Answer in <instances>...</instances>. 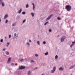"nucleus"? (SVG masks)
I'll use <instances>...</instances> for the list:
<instances>
[{"instance_id": "1", "label": "nucleus", "mask_w": 75, "mask_h": 75, "mask_svg": "<svg viewBox=\"0 0 75 75\" xmlns=\"http://www.w3.org/2000/svg\"><path fill=\"white\" fill-rule=\"evenodd\" d=\"M65 9H66L67 11H69L72 9V8L71 6L67 5L66 6Z\"/></svg>"}, {"instance_id": "2", "label": "nucleus", "mask_w": 75, "mask_h": 75, "mask_svg": "<svg viewBox=\"0 0 75 75\" xmlns=\"http://www.w3.org/2000/svg\"><path fill=\"white\" fill-rule=\"evenodd\" d=\"M54 15L53 14H52L50 15L46 19V21H48L50 20V19H51V18Z\"/></svg>"}, {"instance_id": "3", "label": "nucleus", "mask_w": 75, "mask_h": 75, "mask_svg": "<svg viewBox=\"0 0 75 75\" xmlns=\"http://www.w3.org/2000/svg\"><path fill=\"white\" fill-rule=\"evenodd\" d=\"M1 1H2V0H0V5H1V4L2 7H4L5 5L4 2H2Z\"/></svg>"}, {"instance_id": "4", "label": "nucleus", "mask_w": 75, "mask_h": 75, "mask_svg": "<svg viewBox=\"0 0 75 75\" xmlns=\"http://www.w3.org/2000/svg\"><path fill=\"white\" fill-rule=\"evenodd\" d=\"M55 69H56V67H53V70H52L51 71V73L53 74L55 72Z\"/></svg>"}, {"instance_id": "5", "label": "nucleus", "mask_w": 75, "mask_h": 75, "mask_svg": "<svg viewBox=\"0 0 75 75\" xmlns=\"http://www.w3.org/2000/svg\"><path fill=\"white\" fill-rule=\"evenodd\" d=\"M75 43V42H72V44H71L70 45V47L71 48H72V46H73V45H74V44Z\"/></svg>"}, {"instance_id": "6", "label": "nucleus", "mask_w": 75, "mask_h": 75, "mask_svg": "<svg viewBox=\"0 0 75 75\" xmlns=\"http://www.w3.org/2000/svg\"><path fill=\"white\" fill-rule=\"evenodd\" d=\"M7 17H8V15L6 14L4 18V19L6 20V18H7Z\"/></svg>"}, {"instance_id": "7", "label": "nucleus", "mask_w": 75, "mask_h": 75, "mask_svg": "<svg viewBox=\"0 0 75 75\" xmlns=\"http://www.w3.org/2000/svg\"><path fill=\"white\" fill-rule=\"evenodd\" d=\"M75 67V64H74L73 65H72V66H71L70 67V69H72V68H74Z\"/></svg>"}, {"instance_id": "8", "label": "nucleus", "mask_w": 75, "mask_h": 75, "mask_svg": "<svg viewBox=\"0 0 75 75\" xmlns=\"http://www.w3.org/2000/svg\"><path fill=\"white\" fill-rule=\"evenodd\" d=\"M25 68V66H23V67H19L20 69H24Z\"/></svg>"}, {"instance_id": "9", "label": "nucleus", "mask_w": 75, "mask_h": 75, "mask_svg": "<svg viewBox=\"0 0 75 75\" xmlns=\"http://www.w3.org/2000/svg\"><path fill=\"white\" fill-rule=\"evenodd\" d=\"M64 39H65V38H62L61 39V42H63L64 41Z\"/></svg>"}, {"instance_id": "10", "label": "nucleus", "mask_w": 75, "mask_h": 75, "mask_svg": "<svg viewBox=\"0 0 75 75\" xmlns=\"http://www.w3.org/2000/svg\"><path fill=\"white\" fill-rule=\"evenodd\" d=\"M21 11H22V9L21 8L19 11L18 12V13H19V14H20V13H21Z\"/></svg>"}, {"instance_id": "11", "label": "nucleus", "mask_w": 75, "mask_h": 75, "mask_svg": "<svg viewBox=\"0 0 75 75\" xmlns=\"http://www.w3.org/2000/svg\"><path fill=\"white\" fill-rule=\"evenodd\" d=\"M28 75H31V71L30 70H29L28 71Z\"/></svg>"}, {"instance_id": "12", "label": "nucleus", "mask_w": 75, "mask_h": 75, "mask_svg": "<svg viewBox=\"0 0 75 75\" xmlns=\"http://www.w3.org/2000/svg\"><path fill=\"white\" fill-rule=\"evenodd\" d=\"M14 37H18V35L16 34V33H15L14 35Z\"/></svg>"}, {"instance_id": "13", "label": "nucleus", "mask_w": 75, "mask_h": 75, "mask_svg": "<svg viewBox=\"0 0 75 75\" xmlns=\"http://www.w3.org/2000/svg\"><path fill=\"white\" fill-rule=\"evenodd\" d=\"M5 53L7 55H9V52L7 51H6Z\"/></svg>"}, {"instance_id": "14", "label": "nucleus", "mask_w": 75, "mask_h": 75, "mask_svg": "<svg viewBox=\"0 0 75 75\" xmlns=\"http://www.w3.org/2000/svg\"><path fill=\"white\" fill-rule=\"evenodd\" d=\"M32 4L33 6V10H34V8H35V5H34V3H32Z\"/></svg>"}, {"instance_id": "15", "label": "nucleus", "mask_w": 75, "mask_h": 75, "mask_svg": "<svg viewBox=\"0 0 75 75\" xmlns=\"http://www.w3.org/2000/svg\"><path fill=\"white\" fill-rule=\"evenodd\" d=\"M20 61H21V62H23V61H24V59H19Z\"/></svg>"}, {"instance_id": "16", "label": "nucleus", "mask_w": 75, "mask_h": 75, "mask_svg": "<svg viewBox=\"0 0 75 75\" xmlns=\"http://www.w3.org/2000/svg\"><path fill=\"white\" fill-rule=\"evenodd\" d=\"M11 60V57H9L8 59V61H7L8 62H10Z\"/></svg>"}, {"instance_id": "17", "label": "nucleus", "mask_w": 75, "mask_h": 75, "mask_svg": "<svg viewBox=\"0 0 75 75\" xmlns=\"http://www.w3.org/2000/svg\"><path fill=\"white\" fill-rule=\"evenodd\" d=\"M26 45H28V46L29 47H30V43H29V42H27L26 43Z\"/></svg>"}, {"instance_id": "18", "label": "nucleus", "mask_w": 75, "mask_h": 75, "mask_svg": "<svg viewBox=\"0 0 75 75\" xmlns=\"http://www.w3.org/2000/svg\"><path fill=\"white\" fill-rule=\"evenodd\" d=\"M59 71H62L63 70V68L62 67H60L59 68Z\"/></svg>"}, {"instance_id": "19", "label": "nucleus", "mask_w": 75, "mask_h": 75, "mask_svg": "<svg viewBox=\"0 0 75 75\" xmlns=\"http://www.w3.org/2000/svg\"><path fill=\"white\" fill-rule=\"evenodd\" d=\"M57 19L58 20H61V18H60L59 17H58L57 18Z\"/></svg>"}, {"instance_id": "20", "label": "nucleus", "mask_w": 75, "mask_h": 75, "mask_svg": "<svg viewBox=\"0 0 75 75\" xmlns=\"http://www.w3.org/2000/svg\"><path fill=\"white\" fill-rule=\"evenodd\" d=\"M48 54V52H47L45 53V55H47Z\"/></svg>"}, {"instance_id": "21", "label": "nucleus", "mask_w": 75, "mask_h": 75, "mask_svg": "<svg viewBox=\"0 0 75 75\" xmlns=\"http://www.w3.org/2000/svg\"><path fill=\"white\" fill-rule=\"evenodd\" d=\"M31 15H32V17H34V14L33 13H31Z\"/></svg>"}, {"instance_id": "22", "label": "nucleus", "mask_w": 75, "mask_h": 75, "mask_svg": "<svg viewBox=\"0 0 75 75\" xmlns=\"http://www.w3.org/2000/svg\"><path fill=\"white\" fill-rule=\"evenodd\" d=\"M29 6H28V4H27L26 5V8H28V7H29Z\"/></svg>"}, {"instance_id": "23", "label": "nucleus", "mask_w": 75, "mask_h": 75, "mask_svg": "<svg viewBox=\"0 0 75 75\" xmlns=\"http://www.w3.org/2000/svg\"><path fill=\"white\" fill-rule=\"evenodd\" d=\"M55 59H57L58 58V55H56L55 57Z\"/></svg>"}, {"instance_id": "24", "label": "nucleus", "mask_w": 75, "mask_h": 75, "mask_svg": "<svg viewBox=\"0 0 75 75\" xmlns=\"http://www.w3.org/2000/svg\"><path fill=\"white\" fill-rule=\"evenodd\" d=\"M26 21V20L24 19V20H23V23H25V22Z\"/></svg>"}, {"instance_id": "25", "label": "nucleus", "mask_w": 75, "mask_h": 75, "mask_svg": "<svg viewBox=\"0 0 75 75\" xmlns=\"http://www.w3.org/2000/svg\"><path fill=\"white\" fill-rule=\"evenodd\" d=\"M33 63H34V61L33 60H31L30 62V63H33Z\"/></svg>"}, {"instance_id": "26", "label": "nucleus", "mask_w": 75, "mask_h": 75, "mask_svg": "<svg viewBox=\"0 0 75 75\" xmlns=\"http://www.w3.org/2000/svg\"><path fill=\"white\" fill-rule=\"evenodd\" d=\"M22 14L24 15L25 14V12H23L22 13Z\"/></svg>"}, {"instance_id": "27", "label": "nucleus", "mask_w": 75, "mask_h": 75, "mask_svg": "<svg viewBox=\"0 0 75 75\" xmlns=\"http://www.w3.org/2000/svg\"><path fill=\"white\" fill-rule=\"evenodd\" d=\"M7 22H8V20H7V19H6L5 21V23L7 24Z\"/></svg>"}, {"instance_id": "28", "label": "nucleus", "mask_w": 75, "mask_h": 75, "mask_svg": "<svg viewBox=\"0 0 75 75\" xmlns=\"http://www.w3.org/2000/svg\"><path fill=\"white\" fill-rule=\"evenodd\" d=\"M16 25V23H13L12 26L13 27V26H14Z\"/></svg>"}, {"instance_id": "29", "label": "nucleus", "mask_w": 75, "mask_h": 75, "mask_svg": "<svg viewBox=\"0 0 75 75\" xmlns=\"http://www.w3.org/2000/svg\"><path fill=\"white\" fill-rule=\"evenodd\" d=\"M37 44L38 45H40V42H39V41H37Z\"/></svg>"}, {"instance_id": "30", "label": "nucleus", "mask_w": 75, "mask_h": 75, "mask_svg": "<svg viewBox=\"0 0 75 75\" xmlns=\"http://www.w3.org/2000/svg\"><path fill=\"white\" fill-rule=\"evenodd\" d=\"M48 23V21H47L46 22L45 24H44V25H47V24Z\"/></svg>"}, {"instance_id": "31", "label": "nucleus", "mask_w": 75, "mask_h": 75, "mask_svg": "<svg viewBox=\"0 0 75 75\" xmlns=\"http://www.w3.org/2000/svg\"><path fill=\"white\" fill-rule=\"evenodd\" d=\"M43 44H46V42H45V41H43Z\"/></svg>"}, {"instance_id": "32", "label": "nucleus", "mask_w": 75, "mask_h": 75, "mask_svg": "<svg viewBox=\"0 0 75 75\" xmlns=\"http://www.w3.org/2000/svg\"><path fill=\"white\" fill-rule=\"evenodd\" d=\"M0 42H3V40L2 39H1V40Z\"/></svg>"}, {"instance_id": "33", "label": "nucleus", "mask_w": 75, "mask_h": 75, "mask_svg": "<svg viewBox=\"0 0 75 75\" xmlns=\"http://www.w3.org/2000/svg\"><path fill=\"white\" fill-rule=\"evenodd\" d=\"M49 32H51V31H52V30L50 29L49 30Z\"/></svg>"}, {"instance_id": "34", "label": "nucleus", "mask_w": 75, "mask_h": 75, "mask_svg": "<svg viewBox=\"0 0 75 75\" xmlns=\"http://www.w3.org/2000/svg\"><path fill=\"white\" fill-rule=\"evenodd\" d=\"M9 38H11V35H9Z\"/></svg>"}, {"instance_id": "35", "label": "nucleus", "mask_w": 75, "mask_h": 75, "mask_svg": "<svg viewBox=\"0 0 75 75\" xmlns=\"http://www.w3.org/2000/svg\"><path fill=\"white\" fill-rule=\"evenodd\" d=\"M11 65H13V66H14V63H12Z\"/></svg>"}, {"instance_id": "36", "label": "nucleus", "mask_w": 75, "mask_h": 75, "mask_svg": "<svg viewBox=\"0 0 75 75\" xmlns=\"http://www.w3.org/2000/svg\"><path fill=\"white\" fill-rule=\"evenodd\" d=\"M35 69H38V68L37 67H35L34 68Z\"/></svg>"}, {"instance_id": "37", "label": "nucleus", "mask_w": 75, "mask_h": 75, "mask_svg": "<svg viewBox=\"0 0 75 75\" xmlns=\"http://www.w3.org/2000/svg\"><path fill=\"white\" fill-rule=\"evenodd\" d=\"M29 42H31V41L30 40H29Z\"/></svg>"}, {"instance_id": "38", "label": "nucleus", "mask_w": 75, "mask_h": 75, "mask_svg": "<svg viewBox=\"0 0 75 75\" xmlns=\"http://www.w3.org/2000/svg\"><path fill=\"white\" fill-rule=\"evenodd\" d=\"M7 44H8V45H9L10 44V43L7 42Z\"/></svg>"}, {"instance_id": "39", "label": "nucleus", "mask_w": 75, "mask_h": 75, "mask_svg": "<svg viewBox=\"0 0 75 75\" xmlns=\"http://www.w3.org/2000/svg\"><path fill=\"white\" fill-rule=\"evenodd\" d=\"M59 37V35H58L57 37V38H58Z\"/></svg>"}, {"instance_id": "40", "label": "nucleus", "mask_w": 75, "mask_h": 75, "mask_svg": "<svg viewBox=\"0 0 75 75\" xmlns=\"http://www.w3.org/2000/svg\"><path fill=\"white\" fill-rule=\"evenodd\" d=\"M35 56H36V57H37V56H38V54H35Z\"/></svg>"}, {"instance_id": "41", "label": "nucleus", "mask_w": 75, "mask_h": 75, "mask_svg": "<svg viewBox=\"0 0 75 75\" xmlns=\"http://www.w3.org/2000/svg\"><path fill=\"white\" fill-rule=\"evenodd\" d=\"M1 18H0V23L1 22Z\"/></svg>"}, {"instance_id": "42", "label": "nucleus", "mask_w": 75, "mask_h": 75, "mask_svg": "<svg viewBox=\"0 0 75 75\" xmlns=\"http://www.w3.org/2000/svg\"><path fill=\"white\" fill-rule=\"evenodd\" d=\"M17 18H20V16H18L17 17Z\"/></svg>"}, {"instance_id": "43", "label": "nucleus", "mask_w": 75, "mask_h": 75, "mask_svg": "<svg viewBox=\"0 0 75 75\" xmlns=\"http://www.w3.org/2000/svg\"><path fill=\"white\" fill-rule=\"evenodd\" d=\"M62 38H65V36H63L62 37Z\"/></svg>"}, {"instance_id": "44", "label": "nucleus", "mask_w": 75, "mask_h": 75, "mask_svg": "<svg viewBox=\"0 0 75 75\" xmlns=\"http://www.w3.org/2000/svg\"><path fill=\"white\" fill-rule=\"evenodd\" d=\"M5 50H6V49H3V51H5Z\"/></svg>"}, {"instance_id": "45", "label": "nucleus", "mask_w": 75, "mask_h": 75, "mask_svg": "<svg viewBox=\"0 0 75 75\" xmlns=\"http://www.w3.org/2000/svg\"><path fill=\"white\" fill-rule=\"evenodd\" d=\"M42 75H44V74H42Z\"/></svg>"}, {"instance_id": "46", "label": "nucleus", "mask_w": 75, "mask_h": 75, "mask_svg": "<svg viewBox=\"0 0 75 75\" xmlns=\"http://www.w3.org/2000/svg\"><path fill=\"white\" fill-rule=\"evenodd\" d=\"M7 46H8V45H7Z\"/></svg>"}, {"instance_id": "47", "label": "nucleus", "mask_w": 75, "mask_h": 75, "mask_svg": "<svg viewBox=\"0 0 75 75\" xmlns=\"http://www.w3.org/2000/svg\"><path fill=\"white\" fill-rule=\"evenodd\" d=\"M1 45V44L0 43V45Z\"/></svg>"}, {"instance_id": "48", "label": "nucleus", "mask_w": 75, "mask_h": 75, "mask_svg": "<svg viewBox=\"0 0 75 75\" xmlns=\"http://www.w3.org/2000/svg\"><path fill=\"white\" fill-rule=\"evenodd\" d=\"M5 38H6V37H5Z\"/></svg>"}, {"instance_id": "49", "label": "nucleus", "mask_w": 75, "mask_h": 75, "mask_svg": "<svg viewBox=\"0 0 75 75\" xmlns=\"http://www.w3.org/2000/svg\"><path fill=\"white\" fill-rule=\"evenodd\" d=\"M13 39H14V38H13Z\"/></svg>"}]
</instances>
